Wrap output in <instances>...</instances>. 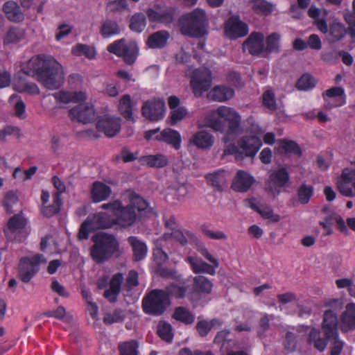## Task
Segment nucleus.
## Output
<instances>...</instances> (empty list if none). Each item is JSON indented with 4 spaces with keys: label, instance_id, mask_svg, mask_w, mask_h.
<instances>
[{
    "label": "nucleus",
    "instance_id": "f257e3e1",
    "mask_svg": "<svg viewBox=\"0 0 355 355\" xmlns=\"http://www.w3.org/2000/svg\"><path fill=\"white\" fill-rule=\"evenodd\" d=\"M24 73L34 77L49 89L59 88L64 82L62 65L52 56L38 55L32 57L23 67Z\"/></svg>",
    "mask_w": 355,
    "mask_h": 355
},
{
    "label": "nucleus",
    "instance_id": "f03ea898",
    "mask_svg": "<svg viewBox=\"0 0 355 355\" xmlns=\"http://www.w3.org/2000/svg\"><path fill=\"white\" fill-rule=\"evenodd\" d=\"M123 198L128 200L126 206H123L120 200H116L103 204L101 208L110 211L115 216L117 224L128 227L136 221L140 212L147 209L148 203L132 190H127L123 193Z\"/></svg>",
    "mask_w": 355,
    "mask_h": 355
},
{
    "label": "nucleus",
    "instance_id": "7ed1b4c3",
    "mask_svg": "<svg viewBox=\"0 0 355 355\" xmlns=\"http://www.w3.org/2000/svg\"><path fill=\"white\" fill-rule=\"evenodd\" d=\"M92 241L90 255L95 262L102 263L118 254L119 244L114 235L100 232L92 237Z\"/></svg>",
    "mask_w": 355,
    "mask_h": 355
},
{
    "label": "nucleus",
    "instance_id": "20e7f679",
    "mask_svg": "<svg viewBox=\"0 0 355 355\" xmlns=\"http://www.w3.org/2000/svg\"><path fill=\"white\" fill-rule=\"evenodd\" d=\"M262 146L261 139L257 136H244L239 141L238 144H230L223 150V155H234L236 161H242L245 157L254 159L257 153Z\"/></svg>",
    "mask_w": 355,
    "mask_h": 355
},
{
    "label": "nucleus",
    "instance_id": "39448f33",
    "mask_svg": "<svg viewBox=\"0 0 355 355\" xmlns=\"http://www.w3.org/2000/svg\"><path fill=\"white\" fill-rule=\"evenodd\" d=\"M206 15L202 9H195L185 15L181 20V32L191 37H200L205 33Z\"/></svg>",
    "mask_w": 355,
    "mask_h": 355
},
{
    "label": "nucleus",
    "instance_id": "423d86ee",
    "mask_svg": "<svg viewBox=\"0 0 355 355\" xmlns=\"http://www.w3.org/2000/svg\"><path fill=\"white\" fill-rule=\"evenodd\" d=\"M170 299L164 290L154 289L142 300L144 311L153 315H160L170 305Z\"/></svg>",
    "mask_w": 355,
    "mask_h": 355
},
{
    "label": "nucleus",
    "instance_id": "0eeeda50",
    "mask_svg": "<svg viewBox=\"0 0 355 355\" xmlns=\"http://www.w3.org/2000/svg\"><path fill=\"white\" fill-rule=\"evenodd\" d=\"M241 121V116L234 108L223 106V128H226L224 143L234 141L243 132Z\"/></svg>",
    "mask_w": 355,
    "mask_h": 355
},
{
    "label": "nucleus",
    "instance_id": "6e6552de",
    "mask_svg": "<svg viewBox=\"0 0 355 355\" xmlns=\"http://www.w3.org/2000/svg\"><path fill=\"white\" fill-rule=\"evenodd\" d=\"M110 216L105 212L89 215L81 225L78 236L80 239H87L91 232L108 228L112 225Z\"/></svg>",
    "mask_w": 355,
    "mask_h": 355
},
{
    "label": "nucleus",
    "instance_id": "1a4fd4ad",
    "mask_svg": "<svg viewBox=\"0 0 355 355\" xmlns=\"http://www.w3.org/2000/svg\"><path fill=\"white\" fill-rule=\"evenodd\" d=\"M198 251L207 260L213 265H209L197 257L189 256L187 258V261L190 264L191 268L195 273H207L213 275L215 273V269L218 266V262L216 259L211 255L204 245H199Z\"/></svg>",
    "mask_w": 355,
    "mask_h": 355
},
{
    "label": "nucleus",
    "instance_id": "9d476101",
    "mask_svg": "<svg viewBox=\"0 0 355 355\" xmlns=\"http://www.w3.org/2000/svg\"><path fill=\"white\" fill-rule=\"evenodd\" d=\"M338 323V320L336 314L332 310H327L323 315L321 329L325 338L333 341V346H336L337 342L340 343L343 349L344 343L339 339Z\"/></svg>",
    "mask_w": 355,
    "mask_h": 355
},
{
    "label": "nucleus",
    "instance_id": "9b49d317",
    "mask_svg": "<svg viewBox=\"0 0 355 355\" xmlns=\"http://www.w3.org/2000/svg\"><path fill=\"white\" fill-rule=\"evenodd\" d=\"M42 254H37L32 257H24L19 264V275L20 279L25 282H29L33 277L39 270V265L45 262Z\"/></svg>",
    "mask_w": 355,
    "mask_h": 355
},
{
    "label": "nucleus",
    "instance_id": "f8f14e48",
    "mask_svg": "<svg viewBox=\"0 0 355 355\" xmlns=\"http://www.w3.org/2000/svg\"><path fill=\"white\" fill-rule=\"evenodd\" d=\"M211 85V71L207 68L200 67L193 72L191 87L196 96H200L203 92L210 88Z\"/></svg>",
    "mask_w": 355,
    "mask_h": 355
},
{
    "label": "nucleus",
    "instance_id": "ddd939ff",
    "mask_svg": "<svg viewBox=\"0 0 355 355\" xmlns=\"http://www.w3.org/2000/svg\"><path fill=\"white\" fill-rule=\"evenodd\" d=\"M26 219L22 214H17L10 218L8 222L7 236L16 242L23 241L27 236L28 232L25 229Z\"/></svg>",
    "mask_w": 355,
    "mask_h": 355
},
{
    "label": "nucleus",
    "instance_id": "4468645a",
    "mask_svg": "<svg viewBox=\"0 0 355 355\" xmlns=\"http://www.w3.org/2000/svg\"><path fill=\"white\" fill-rule=\"evenodd\" d=\"M249 33L248 25L240 19L238 15L230 17L225 24V35L231 40L245 37Z\"/></svg>",
    "mask_w": 355,
    "mask_h": 355
},
{
    "label": "nucleus",
    "instance_id": "2eb2a0df",
    "mask_svg": "<svg viewBox=\"0 0 355 355\" xmlns=\"http://www.w3.org/2000/svg\"><path fill=\"white\" fill-rule=\"evenodd\" d=\"M142 115L152 121L162 119L164 116L165 103L159 98L145 102L141 108Z\"/></svg>",
    "mask_w": 355,
    "mask_h": 355
},
{
    "label": "nucleus",
    "instance_id": "dca6fc26",
    "mask_svg": "<svg viewBox=\"0 0 355 355\" xmlns=\"http://www.w3.org/2000/svg\"><path fill=\"white\" fill-rule=\"evenodd\" d=\"M264 35L260 32H252L243 42L242 48L243 51L248 50L253 56L264 55Z\"/></svg>",
    "mask_w": 355,
    "mask_h": 355
},
{
    "label": "nucleus",
    "instance_id": "f3484780",
    "mask_svg": "<svg viewBox=\"0 0 355 355\" xmlns=\"http://www.w3.org/2000/svg\"><path fill=\"white\" fill-rule=\"evenodd\" d=\"M121 120L119 117L105 115L100 117L96 122V128L107 137H112L119 132Z\"/></svg>",
    "mask_w": 355,
    "mask_h": 355
},
{
    "label": "nucleus",
    "instance_id": "a211bd4d",
    "mask_svg": "<svg viewBox=\"0 0 355 355\" xmlns=\"http://www.w3.org/2000/svg\"><path fill=\"white\" fill-rule=\"evenodd\" d=\"M69 116L72 120L83 123L92 122L96 117L93 105L89 103H81L71 108Z\"/></svg>",
    "mask_w": 355,
    "mask_h": 355
},
{
    "label": "nucleus",
    "instance_id": "6ab92c4d",
    "mask_svg": "<svg viewBox=\"0 0 355 355\" xmlns=\"http://www.w3.org/2000/svg\"><path fill=\"white\" fill-rule=\"evenodd\" d=\"M337 187L340 193L347 197L355 196V169L345 168L337 182Z\"/></svg>",
    "mask_w": 355,
    "mask_h": 355
},
{
    "label": "nucleus",
    "instance_id": "aec40b11",
    "mask_svg": "<svg viewBox=\"0 0 355 355\" xmlns=\"http://www.w3.org/2000/svg\"><path fill=\"white\" fill-rule=\"evenodd\" d=\"M123 280L124 275L122 272H116L112 276L109 282V288L103 293L104 297L110 302H116L121 291Z\"/></svg>",
    "mask_w": 355,
    "mask_h": 355
},
{
    "label": "nucleus",
    "instance_id": "412c9836",
    "mask_svg": "<svg viewBox=\"0 0 355 355\" xmlns=\"http://www.w3.org/2000/svg\"><path fill=\"white\" fill-rule=\"evenodd\" d=\"M148 19L152 22L169 24L173 20V10L165 6H155L146 12Z\"/></svg>",
    "mask_w": 355,
    "mask_h": 355
},
{
    "label": "nucleus",
    "instance_id": "4be33fe9",
    "mask_svg": "<svg viewBox=\"0 0 355 355\" xmlns=\"http://www.w3.org/2000/svg\"><path fill=\"white\" fill-rule=\"evenodd\" d=\"M254 182L255 179L249 173L239 170L234 178L232 188L237 192H247Z\"/></svg>",
    "mask_w": 355,
    "mask_h": 355
},
{
    "label": "nucleus",
    "instance_id": "5701e85b",
    "mask_svg": "<svg viewBox=\"0 0 355 355\" xmlns=\"http://www.w3.org/2000/svg\"><path fill=\"white\" fill-rule=\"evenodd\" d=\"M189 143L199 149L207 150L213 146L214 137L207 131L200 130L191 136Z\"/></svg>",
    "mask_w": 355,
    "mask_h": 355
},
{
    "label": "nucleus",
    "instance_id": "b1692460",
    "mask_svg": "<svg viewBox=\"0 0 355 355\" xmlns=\"http://www.w3.org/2000/svg\"><path fill=\"white\" fill-rule=\"evenodd\" d=\"M155 139L162 141L173 146L175 150H179L181 146V135L175 130L166 128L157 135Z\"/></svg>",
    "mask_w": 355,
    "mask_h": 355
},
{
    "label": "nucleus",
    "instance_id": "393cba45",
    "mask_svg": "<svg viewBox=\"0 0 355 355\" xmlns=\"http://www.w3.org/2000/svg\"><path fill=\"white\" fill-rule=\"evenodd\" d=\"M340 322L343 331L355 329V304L350 303L346 306V310L341 315Z\"/></svg>",
    "mask_w": 355,
    "mask_h": 355
},
{
    "label": "nucleus",
    "instance_id": "a878e982",
    "mask_svg": "<svg viewBox=\"0 0 355 355\" xmlns=\"http://www.w3.org/2000/svg\"><path fill=\"white\" fill-rule=\"evenodd\" d=\"M3 10L7 19L13 22H20L24 19L19 6L13 1H6L3 6Z\"/></svg>",
    "mask_w": 355,
    "mask_h": 355
},
{
    "label": "nucleus",
    "instance_id": "bb28decb",
    "mask_svg": "<svg viewBox=\"0 0 355 355\" xmlns=\"http://www.w3.org/2000/svg\"><path fill=\"white\" fill-rule=\"evenodd\" d=\"M112 191L109 186L101 182H95L91 191L93 202H99L105 200L111 195Z\"/></svg>",
    "mask_w": 355,
    "mask_h": 355
},
{
    "label": "nucleus",
    "instance_id": "cd10ccee",
    "mask_svg": "<svg viewBox=\"0 0 355 355\" xmlns=\"http://www.w3.org/2000/svg\"><path fill=\"white\" fill-rule=\"evenodd\" d=\"M56 101L63 103H69L70 102H81L87 99V95L83 92H69L60 91L53 94Z\"/></svg>",
    "mask_w": 355,
    "mask_h": 355
},
{
    "label": "nucleus",
    "instance_id": "c85d7f7f",
    "mask_svg": "<svg viewBox=\"0 0 355 355\" xmlns=\"http://www.w3.org/2000/svg\"><path fill=\"white\" fill-rule=\"evenodd\" d=\"M128 241L132 248L135 261H141L146 257L148 248L144 241L139 240L137 236H130Z\"/></svg>",
    "mask_w": 355,
    "mask_h": 355
},
{
    "label": "nucleus",
    "instance_id": "c756f323",
    "mask_svg": "<svg viewBox=\"0 0 355 355\" xmlns=\"http://www.w3.org/2000/svg\"><path fill=\"white\" fill-rule=\"evenodd\" d=\"M278 151L281 154L295 155L298 157L302 155L300 146L292 140L279 139L278 141Z\"/></svg>",
    "mask_w": 355,
    "mask_h": 355
},
{
    "label": "nucleus",
    "instance_id": "7c9ffc66",
    "mask_svg": "<svg viewBox=\"0 0 355 355\" xmlns=\"http://www.w3.org/2000/svg\"><path fill=\"white\" fill-rule=\"evenodd\" d=\"M306 341L309 345H312L319 352H323L325 349L327 345V341L329 340L325 338H321L320 330L313 327L311 329L308 334Z\"/></svg>",
    "mask_w": 355,
    "mask_h": 355
},
{
    "label": "nucleus",
    "instance_id": "2f4dec72",
    "mask_svg": "<svg viewBox=\"0 0 355 355\" xmlns=\"http://www.w3.org/2000/svg\"><path fill=\"white\" fill-rule=\"evenodd\" d=\"M268 179L277 187H284L289 182V173L286 168L280 167L272 171Z\"/></svg>",
    "mask_w": 355,
    "mask_h": 355
},
{
    "label": "nucleus",
    "instance_id": "473e14b6",
    "mask_svg": "<svg viewBox=\"0 0 355 355\" xmlns=\"http://www.w3.org/2000/svg\"><path fill=\"white\" fill-rule=\"evenodd\" d=\"M169 37L168 32L159 31L150 35L147 40V45L151 49H161L164 47Z\"/></svg>",
    "mask_w": 355,
    "mask_h": 355
},
{
    "label": "nucleus",
    "instance_id": "72a5a7b5",
    "mask_svg": "<svg viewBox=\"0 0 355 355\" xmlns=\"http://www.w3.org/2000/svg\"><path fill=\"white\" fill-rule=\"evenodd\" d=\"M205 124L215 130H222V107H219L216 110H213L207 114Z\"/></svg>",
    "mask_w": 355,
    "mask_h": 355
},
{
    "label": "nucleus",
    "instance_id": "f704fd0d",
    "mask_svg": "<svg viewBox=\"0 0 355 355\" xmlns=\"http://www.w3.org/2000/svg\"><path fill=\"white\" fill-rule=\"evenodd\" d=\"M141 162L150 167L163 168L168 164L167 157L162 154L143 156Z\"/></svg>",
    "mask_w": 355,
    "mask_h": 355
},
{
    "label": "nucleus",
    "instance_id": "c9c22d12",
    "mask_svg": "<svg viewBox=\"0 0 355 355\" xmlns=\"http://www.w3.org/2000/svg\"><path fill=\"white\" fill-rule=\"evenodd\" d=\"M121 28L118 23L114 20L106 19L101 25L100 33L103 38H109L119 35Z\"/></svg>",
    "mask_w": 355,
    "mask_h": 355
},
{
    "label": "nucleus",
    "instance_id": "e433bc0d",
    "mask_svg": "<svg viewBox=\"0 0 355 355\" xmlns=\"http://www.w3.org/2000/svg\"><path fill=\"white\" fill-rule=\"evenodd\" d=\"M119 110L126 120L133 121L132 102L129 94H125L121 98L119 104Z\"/></svg>",
    "mask_w": 355,
    "mask_h": 355
},
{
    "label": "nucleus",
    "instance_id": "4c0bfd02",
    "mask_svg": "<svg viewBox=\"0 0 355 355\" xmlns=\"http://www.w3.org/2000/svg\"><path fill=\"white\" fill-rule=\"evenodd\" d=\"M327 40L329 43H334L343 39L347 34V29L340 23H334L329 27Z\"/></svg>",
    "mask_w": 355,
    "mask_h": 355
},
{
    "label": "nucleus",
    "instance_id": "58836bf2",
    "mask_svg": "<svg viewBox=\"0 0 355 355\" xmlns=\"http://www.w3.org/2000/svg\"><path fill=\"white\" fill-rule=\"evenodd\" d=\"M212 288V283L202 275L193 278V290L198 293H209Z\"/></svg>",
    "mask_w": 355,
    "mask_h": 355
},
{
    "label": "nucleus",
    "instance_id": "ea45409f",
    "mask_svg": "<svg viewBox=\"0 0 355 355\" xmlns=\"http://www.w3.org/2000/svg\"><path fill=\"white\" fill-rule=\"evenodd\" d=\"M25 37V31L23 28L18 26H12L8 31L5 38L4 43H17L23 40Z\"/></svg>",
    "mask_w": 355,
    "mask_h": 355
},
{
    "label": "nucleus",
    "instance_id": "a19ab883",
    "mask_svg": "<svg viewBox=\"0 0 355 355\" xmlns=\"http://www.w3.org/2000/svg\"><path fill=\"white\" fill-rule=\"evenodd\" d=\"M173 318L186 324H191L195 320V315L189 310L183 306H179L175 309Z\"/></svg>",
    "mask_w": 355,
    "mask_h": 355
},
{
    "label": "nucleus",
    "instance_id": "79ce46f5",
    "mask_svg": "<svg viewBox=\"0 0 355 355\" xmlns=\"http://www.w3.org/2000/svg\"><path fill=\"white\" fill-rule=\"evenodd\" d=\"M168 193L172 195L178 200H183L188 193L187 184L179 182H174L168 189Z\"/></svg>",
    "mask_w": 355,
    "mask_h": 355
},
{
    "label": "nucleus",
    "instance_id": "37998d69",
    "mask_svg": "<svg viewBox=\"0 0 355 355\" xmlns=\"http://www.w3.org/2000/svg\"><path fill=\"white\" fill-rule=\"evenodd\" d=\"M71 51L74 55H84L89 60L94 59L96 55V51L94 47L83 44H77L72 48Z\"/></svg>",
    "mask_w": 355,
    "mask_h": 355
},
{
    "label": "nucleus",
    "instance_id": "c03bdc74",
    "mask_svg": "<svg viewBox=\"0 0 355 355\" xmlns=\"http://www.w3.org/2000/svg\"><path fill=\"white\" fill-rule=\"evenodd\" d=\"M280 36L278 33H273L266 38V46H264V57L271 53L279 52Z\"/></svg>",
    "mask_w": 355,
    "mask_h": 355
},
{
    "label": "nucleus",
    "instance_id": "a18cd8bd",
    "mask_svg": "<svg viewBox=\"0 0 355 355\" xmlns=\"http://www.w3.org/2000/svg\"><path fill=\"white\" fill-rule=\"evenodd\" d=\"M316 80L315 78L310 73L303 74L296 82L295 87L298 90L308 91L315 87Z\"/></svg>",
    "mask_w": 355,
    "mask_h": 355
},
{
    "label": "nucleus",
    "instance_id": "49530a36",
    "mask_svg": "<svg viewBox=\"0 0 355 355\" xmlns=\"http://www.w3.org/2000/svg\"><path fill=\"white\" fill-rule=\"evenodd\" d=\"M252 9L257 14L270 15L273 10V6L266 0H251Z\"/></svg>",
    "mask_w": 355,
    "mask_h": 355
},
{
    "label": "nucleus",
    "instance_id": "de8ad7c7",
    "mask_svg": "<svg viewBox=\"0 0 355 355\" xmlns=\"http://www.w3.org/2000/svg\"><path fill=\"white\" fill-rule=\"evenodd\" d=\"M138 47L136 43L129 42L128 43L127 47L125 48L123 53L121 55L124 62L128 64H133L137 57Z\"/></svg>",
    "mask_w": 355,
    "mask_h": 355
},
{
    "label": "nucleus",
    "instance_id": "09e8293b",
    "mask_svg": "<svg viewBox=\"0 0 355 355\" xmlns=\"http://www.w3.org/2000/svg\"><path fill=\"white\" fill-rule=\"evenodd\" d=\"M220 324V322L218 319H212L209 321H198L196 327L199 335L202 337H204L208 334L212 328L218 327Z\"/></svg>",
    "mask_w": 355,
    "mask_h": 355
},
{
    "label": "nucleus",
    "instance_id": "8fccbe9b",
    "mask_svg": "<svg viewBox=\"0 0 355 355\" xmlns=\"http://www.w3.org/2000/svg\"><path fill=\"white\" fill-rule=\"evenodd\" d=\"M207 184L218 191H222V170L218 169L205 175Z\"/></svg>",
    "mask_w": 355,
    "mask_h": 355
},
{
    "label": "nucleus",
    "instance_id": "3c124183",
    "mask_svg": "<svg viewBox=\"0 0 355 355\" xmlns=\"http://www.w3.org/2000/svg\"><path fill=\"white\" fill-rule=\"evenodd\" d=\"M313 187L302 184L297 189L298 202L302 205L307 204L313 195Z\"/></svg>",
    "mask_w": 355,
    "mask_h": 355
},
{
    "label": "nucleus",
    "instance_id": "603ef678",
    "mask_svg": "<svg viewBox=\"0 0 355 355\" xmlns=\"http://www.w3.org/2000/svg\"><path fill=\"white\" fill-rule=\"evenodd\" d=\"M146 25V17L143 13H136L130 19V28L135 32L141 33Z\"/></svg>",
    "mask_w": 355,
    "mask_h": 355
},
{
    "label": "nucleus",
    "instance_id": "864d4df0",
    "mask_svg": "<svg viewBox=\"0 0 355 355\" xmlns=\"http://www.w3.org/2000/svg\"><path fill=\"white\" fill-rule=\"evenodd\" d=\"M157 334L162 340L167 343H171L173 340L172 327L166 322H159L157 327Z\"/></svg>",
    "mask_w": 355,
    "mask_h": 355
},
{
    "label": "nucleus",
    "instance_id": "5fc2aeb1",
    "mask_svg": "<svg viewBox=\"0 0 355 355\" xmlns=\"http://www.w3.org/2000/svg\"><path fill=\"white\" fill-rule=\"evenodd\" d=\"M125 318L124 311L120 309H115L112 313H106L103 317V322L105 324L121 322Z\"/></svg>",
    "mask_w": 355,
    "mask_h": 355
},
{
    "label": "nucleus",
    "instance_id": "6e6d98bb",
    "mask_svg": "<svg viewBox=\"0 0 355 355\" xmlns=\"http://www.w3.org/2000/svg\"><path fill=\"white\" fill-rule=\"evenodd\" d=\"M226 84L236 89H241L244 86V82L240 73L235 71H230L226 75Z\"/></svg>",
    "mask_w": 355,
    "mask_h": 355
},
{
    "label": "nucleus",
    "instance_id": "4d7b16f0",
    "mask_svg": "<svg viewBox=\"0 0 355 355\" xmlns=\"http://www.w3.org/2000/svg\"><path fill=\"white\" fill-rule=\"evenodd\" d=\"M62 199L59 194H55L53 196V203L50 206L44 207L42 213L47 217H51L59 212L62 205Z\"/></svg>",
    "mask_w": 355,
    "mask_h": 355
},
{
    "label": "nucleus",
    "instance_id": "13d9d810",
    "mask_svg": "<svg viewBox=\"0 0 355 355\" xmlns=\"http://www.w3.org/2000/svg\"><path fill=\"white\" fill-rule=\"evenodd\" d=\"M273 318L274 316L272 315H269L267 313H265L259 320L257 336L260 338L266 337V331L270 329V320Z\"/></svg>",
    "mask_w": 355,
    "mask_h": 355
},
{
    "label": "nucleus",
    "instance_id": "bf43d9fd",
    "mask_svg": "<svg viewBox=\"0 0 355 355\" xmlns=\"http://www.w3.org/2000/svg\"><path fill=\"white\" fill-rule=\"evenodd\" d=\"M127 45L128 44L125 42V40L122 38L110 44L107 47V50L110 53L119 57L123 53V51L125 48L127 47Z\"/></svg>",
    "mask_w": 355,
    "mask_h": 355
},
{
    "label": "nucleus",
    "instance_id": "052dcab7",
    "mask_svg": "<svg viewBox=\"0 0 355 355\" xmlns=\"http://www.w3.org/2000/svg\"><path fill=\"white\" fill-rule=\"evenodd\" d=\"M15 100L17 101L14 105L15 116L21 119H25L26 116L25 103L20 98L18 99L17 95L12 94L10 97V101L12 102V101H14Z\"/></svg>",
    "mask_w": 355,
    "mask_h": 355
},
{
    "label": "nucleus",
    "instance_id": "680f3d73",
    "mask_svg": "<svg viewBox=\"0 0 355 355\" xmlns=\"http://www.w3.org/2000/svg\"><path fill=\"white\" fill-rule=\"evenodd\" d=\"M137 343L135 340L120 344L119 346L120 355H137Z\"/></svg>",
    "mask_w": 355,
    "mask_h": 355
},
{
    "label": "nucleus",
    "instance_id": "e2e57ef3",
    "mask_svg": "<svg viewBox=\"0 0 355 355\" xmlns=\"http://www.w3.org/2000/svg\"><path fill=\"white\" fill-rule=\"evenodd\" d=\"M153 261L156 266L164 264L168 259L167 254L163 251L159 245L158 242L156 243L155 248L153 249Z\"/></svg>",
    "mask_w": 355,
    "mask_h": 355
},
{
    "label": "nucleus",
    "instance_id": "0e129e2a",
    "mask_svg": "<svg viewBox=\"0 0 355 355\" xmlns=\"http://www.w3.org/2000/svg\"><path fill=\"white\" fill-rule=\"evenodd\" d=\"M262 98L263 105L266 106L268 109L272 111L277 110V106L273 92L271 90L266 91L262 95Z\"/></svg>",
    "mask_w": 355,
    "mask_h": 355
},
{
    "label": "nucleus",
    "instance_id": "69168bd1",
    "mask_svg": "<svg viewBox=\"0 0 355 355\" xmlns=\"http://www.w3.org/2000/svg\"><path fill=\"white\" fill-rule=\"evenodd\" d=\"M164 291L167 293L169 298L170 296L176 298H182L184 296L186 293L184 287L176 284H170Z\"/></svg>",
    "mask_w": 355,
    "mask_h": 355
},
{
    "label": "nucleus",
    "instance_id": "338daca9",
    "mask_svg": "<svg viewBox=\"0 0 355 355\" xmlns=\"http://www.w3.org/2000/svg\"><path fill=\"white\" fill-rule=\"evenodd\" d=\"M259 214L262 218L265 219H270L272 222L277 223L280 220V216L278 214H275L271 207L268 205H261V209L259 210Z\"/></svg>",
    "mask_w": 355,
    "mask_h": 355
},
{
    "label": "nucleus",
    "instance_id": "774afa93",
    "mask_svg": "<svg viewBox=\"0 0 355 355\" xmlns=\"http://www.w3.org/2000/svg\"><path fill=\"white\" fill-rule=\"evenodd\" d=\"M138 284V273L135 270H130L123 285V289L130 291L136 287Z\"/></svg>",
    "mask_w": 355,
    "mask_h": 355
}]
</instances>
